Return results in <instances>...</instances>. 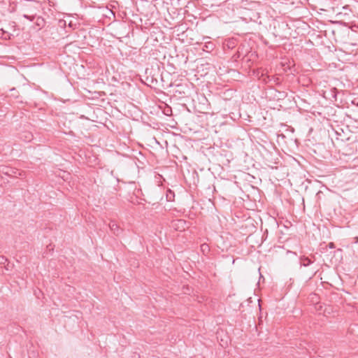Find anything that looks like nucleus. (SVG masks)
Wrapping results in <instances>:
<instances>
[{"label": "nucleus", "instance_id": "nucleus-1", "mask_svg": "<svg viewBox=\"0 0 358 358\" xmlns=\"http://www.w3.org/2000/svg\"><path fill=\"white\" fill-rule=\"evenodd\" d=\"M29 3L27 6V8L26 13L23 14V17L29 20V21H33L37 15V13L36 11L37 10V8L36 7V6L38 5V3L37 1L34 0H29Z\"/></svg>", "mask_w": 358, "mask_h": 358}, {"label": "nucleus", "instance_id": "nucleus-2", "mask_svg": "<svg viewBox=\"0 0 358 358\" xmlns=\"http://www.w3.org/2000/svg\"><path fill=\"white\" fill-rule=\"evenodd\" d=\"M109 227L111 231L116 236H119L122 233V229L114 221H111L109 223Z\"/></svg>", "mask_w": 358, "mask_h": 358}, {"label": "nucleus", "instance_id": "nucleus-3", "mask_svg": "<svg viewBox=\"0 0 358 358\" xmlns=\"http://www.w3.org/2000/svg\"><path fill=\"white\" fill-rule=\"evenodd\" d=\"M312 261L308 257H303L301 258V264L304 266H307L310 265Z\"/></svg>", "mask_w": 358, "mask_h": 358}, {"label": "nucleus", "instance_id": "nucleus-4", "mask_svg": "<svg viewBox=\"0 0 358 358\" xmlns=\"http://www.w3.org/2000/svg\"><path fill=\"white\" fill-rule=\"evenodd\" d=\"M44 20L41 17H37L36 18V24L38 26H43Z\"/></svg>", "mask_w": 358, "mask_h": 358}, {"label": "nucleus", "instance_id": "nucleus-5", "mask_svg": "<svg viewBox=\"0 0 358 358\" xmlns=\"http://www.w3.org/2000/svg\"><path fill=\"white\" fill-rule=\"evenodd\" d=\"M185 221H184L182 220H179L177 221L178 227H181L182 229H185Z\"/></svg>", "mask_w": 358, "mask_h": 358}, {"label": "nucleus", "instance_id": "nucleus-6", "mask_svg": "<svg viewBox=\"0 0 358 358\" xmlns=\"http://www.w3.org/2000/svg\"><path fill=\"white\" fill-rule=\"evenodd\" d=\"M24 138H25V140L27 141H31V138H32V135L31 133H27L25 136H24Z\"/></svg>", "mask_w": 358, "mask_h": 358}, {"label": "nucleus", "instance_id": "nucleus-7", "mask_svg": "<svg viewBox=\"0 0 358 358\" xmlns=\"http://www.w3.org/2000/svg\"><path fill=\"white\" fill-rule=\"evenodd\" d=\"M201 250L202 251H205V250H209V248H208V245H206V244H203L201 245Z\"/></svg>", "mask_w": 358, "mask_h": 358}, {"label": "nucleus", "instance_id": "nucleus-8", "mask_svg": "<svg viewBox=\"0 0 358 358\" xmlns=\"http://www.w3.org/2000/svg\"><path fill=\"white\" fill-rule=\"evenodd\" d=\"M329 247L330 248H334V247H335V246H334V243H329Z\"/></svg>", "mask_w": 358, "mask_h": 358}, {"label": "nucleus", "instance_id": "nucleus-9", "mask_svg": "<svg viewBox=\"0 0 358 358\" xmlns=\"http://www.w3.org/2000/svg\"><path fill=\"white\" fill-rule=\"evenodd\" d=\"M337 92V90L336 88H334L333 89V92Z\"/></svg>", "mask_w": 358, "mask_h": 358}]
</instances>
